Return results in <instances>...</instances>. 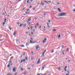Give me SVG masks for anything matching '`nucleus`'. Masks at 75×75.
Wrapping results in <instances>:
<instances>
[{"label":"nucleus","instance_id":"f257e3e1","mask_svg":"<svg viewBox=\"0 0 75 75\" xmlns=\"http://www.w3.org/2000/svg\"><path fill=\"white\" fill-rule=\"evenodd\" d=\"M66 14H67V13H60V14H58V16H65Z\"/></svg>","mask_w":75,"mask_h":75},{"label":"nucleus","instance_id":"f03ea898","mask_svg":"<svg viewBox=\"0 0 75 75\" xmlns=\"http://www.w3.org/2000/svg\"><path fill=\"white\" fill-rule=\"evenodd\" d=\"M0 38H1V39H0V40H1L0 41V42H1V41H3V40H4V38H3L1 36L0 37Z\"/></svg>","mask_w":75,"mask_h":75},{"label":"nucleus","instance_id":"7ed1b4c3","mask_svg":"<svg viewBox=\"0 0 75 75\" xmlns=\"http://www.w3.org/2000/svg\"><path fill=\"white\" fill-rule=\"evenodd\" d=\"M13 72H16V67H14L13 68Z\"/></svg>","mask_w":75,"mask_h":75},{"label":"nucleus","instance_id":"20e7f679","mask_svg":"<svg viewBox=\"0 0 75 75\" xmlns=\"http://www.w3.org/2000/svg\"><path fill=\"white\" fill-rule=\"evenodd\" d=\"M46 52V50H45V51H44L42 53V56L43 57H44L45 56H44V54H45V52Z\"/></svg>","mask_w":75,"mask_h":75},{"label":"nucleus","instance_id":"39448f33","mask_svg":"<svg viewBox=\"0 0 75 75\" xmlns=\"http://www.w3.org/2000/svg\"><path fill=\"white\" fill-rule=\"evenodd\" d=\"M46 41H47V38H45L44 40L43 41V43H45V42Z\"/></svg>","mask_w":75,"mask_h":75},{"label":"nucleus","instance_id":"423d86ee","mask_svg":"<svg viewBox=\"0 0 75 75\" xmlns=\"http://www.w3.org/2000/svg\"><path fill=\"white\" fill-rule=\"evenodd\" d=\"M30 42L31 44H34V43H35V42H33L31 40H30Z\"/></svg>","mask_w":75,"mask_h":75},{"label":"nucleus","instance_id":"0eeeda50","mask_svg":"<svg viewBox=\"0 0 75 75\" xmlns=\"http://www.w3.org/2000/svg\"><path fill=\"white\" fill-rule=\"evenodd\" d=\"M40 62V59H38V60L36 63V64H38V63H39V62Z\"/></svg>","mask_w":75,"mask_h":75},{"label":"nucleus","instance_id":"6e6552de","mask_svg":"<svg viewBox=\"0 0 75 75\" xmlns=\"http://www.w3.org/2000/svg\"><path fill=\"white\" fill-rule=\"evenodd\" d=\"M17 32V31H14L13 33V35H16V33Z\"/></svg>","mask_w":75,"mask_h":75},{"label":"nucleus","instance_id":"1a4fd4ad","mask_svg":"<svg viewBox=\"0 0 75 75\" xmlns=\"http://www.w3.org/2000/svg\"><path fill=\"white\" fill-rule=\"evenodd\" d=\"M22 25H23V27H25L26 26V24L25 23L23 24H22Z\"/></svg>","mask_w":75,"mask_h":75},{"label":"nucleus","instance_id":"9d476101","mask_svg":"<svg viewBox=\"0 0 75 75\" xmlns=\"http://www.w3.org/2000/svg\"><path fill=\"white\" fill-rule=\"evenodd\" d=\"M39 48H40V47H39V46H37L36 47V50H38V49Z\"/></svg>","mask_w":75,"mask_h":75},{"label":"nucleus","instance_id":"9b49d317","mask_svg":"<svg viewBox=\"0 0 75 75\" xmlns=\"http://www.w3.org/2000/svg\"><path fill=\"white\" fill-rule=\"evenodd\" d=\"M41 5H44V3H43L42 2H41Z\"/></svg>","mask_w":75,"mask_h":75},{"label":"nucleus","instance_id":"f8f14e48","mask_svg":"<svg viewBox=\"0 0 75 75\" xmlns=\"http://www.w3.org/2000/svg\"><path fill=\"white\" fill-rule=\"evenodd\" d=\"M5 22H3L2 23V24H3V26H4V24H5Z\"/></svg>","mask_w":75,"mask_h":75},{"label":"nucleus","instance_id":"ddd939ff","mask_svg":"<svg viewBox=\"0 0 75 75\" xmlns=\"http://www.w3.org/2000/svg\"><path fill=\"white\" fill-rule=\"evenodd\" d=\"M8 28L9 29V30H11L12 28L11 27H8Z\"/></svg>","mask_w":75,"mask_h":75},{"label":"nucleus","instance_id":"4468645a","mask_svg":"<svg viewBox=\"0 0 75 75\" xmlns=\"http://www.w3.org/2000/svg\"><path fill=\"white\" fill-rule=\"evenodd\" d=\"M10 66V63H8V65H7L8 67H9Z\"/></svg>","mask_w":75,"mask_h":75},{"label":"nucleus","instance_id":"2eb2a0df","mask_svg":"<svg viewBox=\"0 0 75 75\" xmlns=\"http://www.w3.org/2000/svg\"><path fill=\"white\" fill-rule=\"evenodd\" d=\"M6 20H7V19H6V18H5L4 21L5 23H6Z\"/></svg>","mask_w":75,"mask_h":75},{"label":"nucleus","instance_id":"dca6fc26","mask_svg":"<svg viewBox=\"0 0 75 75\" xmlns=\"http://www.w3.org/2000/svg\"><path fill=\"white\" fill-rule=\"evenodd\" d=\"M58 11L59 12L61 11V9L59 8H58Z\"/></svg>","mask_w":75,"mask_h":75},{"label":"nucleus","instance_id":"f3484780","mask_svg":"<svg viewBox=\"0 0 75 75\" xmlns=\"http://www.w3.org/2000/svg\"><path fill=\"white\" fill-rule=\"evenodd\" d=\"M44 2H45V3H46L47 4L48 3V1H44Z\"/></svg>","mask_w":75,"mask_h":75},{"label":"nucleus","instance_id":"a211bd4d","mask_svg":"<svg viewBox=\"0 0 75 75\" xmlns=\"http://www.w3.org/2000/svg\"><path fill=\"white\" fill-rule=\"evenodd\" d=\"M45 65H44V66L42 68V70H43V69H44V67H45Z\"/></svg>","mask_w":75,"mask_h":75},{"label":"nucleus","instance_id":"6ab92c4d","mask_svg":"<svg viewBox=\"0 0 75 75\" xmlns=\"http://www.w3.org/2000/svg\"><path fill=\"white\" fill-rule=\"evenodd\" d=\"M60 37H61V35H59L58 36V38L59 39V38Z\"/></svg>","mask_w":75,"mask_h":75},{"label":"nucleus","instance_id":"aec40b11","mask_svg":"<svg viewBox=\"0 0 75 75\" xmlns=\"http://www.w3.org/2000/svg\"><path fill=\"white\" fill-rule=\"evenodd\" d=\"M21 47H24V45H21Z\"/></svg>","mask_w":75,"mask_h":75},{"label":"nucleus","instance_id":"412c9836","mask_svg":"<svg viewBox=\"0 0 75 75\" xmlns=\"http://www.w3.org/2000/svg\"><path fill=\"white\" fill-rule=\"evenodd\" d=\"M22 61H23V62H25V59H23L22 60Z\"/></svg>","mask_w":75,"mask_h":75},{"label":"nucleus","instance_id":"4be33fe9","mask_svg":"<svg viewBox=\"0 0 75 75\" xmlns=\"http://www.w3.org/2000/svg\"><path fill=\"white\" fill-rule=\"evenodd\" d=\"M22 25H23V24H21L20 25H19V27H21V26H22Z\"/></svg>","mask_w":75,"mask_h":75},{"label":"nucleus","instance_id":"5701e85b","mask_svg":"<svg viewBox=\"0 0 75 75\" xmlns=\"http://www.w3.org/2000/svg\"><path fill=\"white\" fill-rule=\"evenodd\" d=\"M62 54H63V55H64V51H62Z\"/></svg>","mask_w":75,"mask_h":75},{"label":"nucleus","instance_id":"b1692460","mask_svg":"<svg viewBox=\"0 0 75 75\" xmlns=\"http://www.w3.org/2000/svg\"><path fill=\"white\" fill-rule=\"evenodd\" d=\"M69 51V49L68 48H67V51Z\"/></svg>","mask_w":75,"mask_h":75},{"label":"nucleus","instance_id":"393cba45","mask_svg":"<svg viewBox=\"0 0 75 75\" xmlns=\"http://www.w3.org/2000/svg\"><path fill=\"white\" fill-rule=\"evenodd\" d=\"M58 70H60V69H61V67H59L58 68Z\"/></svg>","mask_w":75,"mask_h":75},{"label":"nucleus","instance_id":"a878e982","mask_svg":"<svg viewBox=\"0 0 75 75\" xmlns=\"http://www.w3.org/2000/svg\"><path fill=\"white\" fill-rule=\"evenodd\" d=\"M12 74H7L6 75H12Z\"/></svg>","mask_w":75,"mask_h":75},{"label":"nucleus","instance_id":"bb28decb","mask_svg":"<svg viewBox=\"0 0 75 75\" xmlns=\"http://www.w3.org/2000/svg\"><path fill=\"white\" fill-rule=\"evenodd\" d=\"M31 19V18H29L28 19V21H30Z\"/></svg>","mask_w":75,"mask_h":75},{"label":"nucleus","instance_id":"cd10ccee","mask_svg":"<svg viewBox=\"0 0 75 75\" xmlns=\"http://www.w3.org/2000/svg\"><path fill=\"white\" fill-rule=\"evenodd\" d=\"M26 45H29V44L28 43H27L26 44Z\"/></svg>","mask_w":75,"mask_h":75},{"label":"nucleus","instance_id":"c85d7f7f","mask_svg":"<svg viewBox=\"0 0 75 75\" xmlns=\"http://www.w3.org/2000/svg\"><path fill=\"white\" fill-rule=\"evenodd\" d=\"M18 73L17 72H16L15 73L14 75H16Z\"/></svg>","mask_w":75,"mask_h":75},{"label":"nucleus","instance_id":"c756f323","mask_svg":"<svg viewBox=\"0 0 75 75\" xmlns=\"http://www.w3.org/2000/svg\"><path fill=\"white\" fill-rule=\"evenodd\" d=\"M5 14H6V13H4V12L3 13V15H5Z\"/></svg>","mask_w":75,"mask_h":75},{"label":"nucleus","instance_id":"7c9ffc66","mask_svg":"<svg viewBox=\"0 0 75 75\" xmlns=\"http://www.w3.org/2000/svg\"><path fill=\"white\" fill-rule=\"evenodd\" d=\"M53 31H56V29H54L53 30Z\"/></svg>","mask_w":75,"mask_h":75},{"label":"nucleus","instance_id":"2f4dec72","mask_svg":"<svg viewBox=\"0 0 75 75\" xmlns=\"http://www.w3.org/2000/svg\"><path fill=\"white\" fill-rule=\"evenodd\" d=\"M54 52V51L53 50H52V53H53Z\"/></svg>","mask_w":75,"mask_h":75},{"label":"nucleus","instance_id":"473e14b6","mask_svg":"<svg viewBox=\"0 0 75 75\" xmlns=\"http://www.w3.org/2000/svg\"><path fill=\"white\" fill-rule=\"evenodd\" d=\"M67 66H66L65 67V69H67Z\"/></svg>","mask_w":75,"mask_h":75},{"label":"nucleus","instance_id":"72a5a7b5","mask_svg":"<svg viewBox=\"0 0 75 75\" xmlns=\"http://www.w3.org/2000/svg\"><path fill=\"white\" fill-rule=\"evenodd\" d=\"M57 4H61L59 2H57Z\"/></svg>","mask_w":75,"mask_h":75},{"label":"nucleus","instance_id":"f704fd0d","mask_svg":"<svg viewBox=\"0 0 75 75\" xmlns=\"http://www.w3.org/2000/svg\"><path fill=\"white\" fill-rule=\"evenodd\" d=\"M23 60H21V63H22L23 62Z\"/></svg>","mask_w":75,"mask_h":75},{"label":"nucleus","instance_id":"c9c22d12","mask_svg":"<svg viewBox=\"0 0 75 75\" xmlns=\"http://www.w3.org/2000/svg\"><path fill=\"white\" fill-rule=\"evenodd\" d=\"M64 45H62V48H64Z\"/></svg>","mask_w":75,"mask_h":75},{"label":"nucleus","instance_id":"e433bc0d","mask_svg":"<svg viewBox=\"0 0 75 75\" xmlns=\"http://www.w3.org/2000/svg\"><path fill=\"white\" fill-rule=\"evenodd\" d=\"M67 72L68 74H69V70H67Z\"/></svg>","mask_w":75,"mask_h":75},{"label":"nucleus","instance_id":"4c0bfd02","mask_svg":"<svg viewBox=\"0 0 75 75\" xmlns=\"http://www.w3.org/2000/svg\"><path fill=\"white\" fill-rule=\"evenodd\" d=\"M65 71H67V69H64Z\"/></svg>","mask_w":75,"mask_h":75},{"label":"nucleus","instance_id":"58836bf2","mask_svg":"<svg viewBox=\"0 0 75 75\" xmlns=\"http://www.w3.org/2000/svg\"><path fill=\"white\" fill-rule=\"evenodd\" d=\"M48 2H49V3H51V1H48Z\"/></svg>","mask_w":75,"mask_h":75},{"label":"nucleus","instance_id":"ea45409f","mask_svg":"<svg viewBox=\"0 0 75 75\" xmlns=\"http://www.w3.org/2000/svg\"><path fill=\"white\" fill-rule=\"evenodd\" d=\"M25 59H26V60H27V57H25Z\"/></svg>","mask_w":75,"mask_h":75},{"label":"nucleus","instance_id":"a19ab883","mask_svg":"<svg viewBox=\"0 0 75 75\" xmlns=\"http://www.w3.org/2000/svg\"><path fill=\"white\" fill-rule=\"evenodd\" d=\"M29 7L30 8H31V7H32V6H30Z\"/></svg>","mask_w":75,"mask_h":75},{"label":"nucleus","instance_id":"79ce46f5","mask_svg":"<svg viewBox=\"0 0 75 75\" xmlns=\"http://www.w3.org/2000/svg\"><path fill=\"white\" fill-rule=\"evenodd\" d=\"M25 10V8H23V9L22 10L23 11H24Z\"/></svg>","mask_w":75,"mask_h":75},{"label":"nucleus","instance_id":"37998d69","mask_svg":"<svg viewBox=\"0 0 75 75\" xmlns=\"http://www.w3.org/2000/svg\"><path fill=\"white\" fill-rule=\"evenodd\" d=\"M73 10L75 12V8L74 9V10Z\"/></svg>","mask_w":75,"mask_h":75},{"label":"nucleus","instance_id":"c03bdc74","mask_svg":"<svg viewBox=\"0 0 75 75\" xmlns=\"http://www.w3.org/2000/svg\"><path fill=\"white\" fill-rule=\"evenodd\" d=\"M47 26L49 25V24H48V23H47Z\"/></svg>","mask_w":75,"mask_h":75},{"label":"nucleus","instance_id":"a18cd8bd","mask_svg":"<svg viewBox=\"0 0 75 75\" xmlns=\"http://www.w3.org/2000/svg\"><path fill=\"white\" fill-rule=\"evenodd\" d=\"M29 2V0H28L27 1V3H28Z\"/></svg>","mask_w":75,"mask_h":75},{"label":"nucleus","instance_id":"49530a36","mask_svg":"<svg viewBox=\"0 0 75 75\" xmlns=\"http://www.w3.org/2000/svg\"><path fill=\"white\" fill-rule=\"evenodd\" d=\"M21 71H23V68H21Z\"/></svg>","mask_w":75,"mask_h":75},{"label":"nucleus","instance_id":"de8ad7c7","mask_svg":"<svg viewBox=\"0 0 75 75\" xmlns=\"http://www.w3.org/2000/svg\"><path fill=\"white\" fill-rule=\"evenodd\" d=\"M17 24H18V25H19V22H18L17 23Z\"/></svg>","mask_w":75,"mask_h":75},{"label":"nucleus","instance_id":"09e8293b","mask_svg":"<svg viewBox=\"0 0 75 75\" xmlns=\"http://www.w3.org/2000/svg\"><path fill=\"white\" fill-rule=\"evenodd\" d=\"M35 20H37V18L35 17Z\"/></svg>","mask_w":75,"mask_h":75},{"label":"nucleus","instance_id":"8fccbe9b","mask_svg":"<svg viewBox=\"0 0 75 75\" xmlns=\"http://www.w3.org/2000/svg\"><path fill=\"white\" fill-rule=\"evenodd\" d=\"M41 28V25L40 26V28Z\"/></svg>","mask_w":75,"mask_h":75},{"label":"nucleus","instance_id":"3c124183","mask_svg":"<svg viewBox=\"0 0 75 75\" xmlns=\"http://www.w3.org/2000/svg\"><path fill=\"white\" fill-rule=\"evenodd\" d=\"M35 10V8H33V10Z\"/></svg>","mask_w":75,"mask_h":75},{"label":"nucleus","instance_id":"603ef678","mask_svg":"<svg viewBox=\"0 0 75 75\" xmlns=\"http://www.w3.org/2000/svg\"><path fill=\"white\" fill-rule=\"evenodd\" d=\"M28 24H29V25H30V24H31V23H29Z\"/></svg>","mask_w":75,"mask_h":75},{"label":"nucleus","instance_id":"864d4df0","mask_svg":"<svg viewBox=\"0 0 75 75\" xmlns=\"http://www.w3.org/2000/svg\"><path fill=\"white\" fill-rule=\"evenodd\" d=\"M30 40H33V38H30Z\"/></svg>","mask_w":75,"mask_h":75},{"label":"nucleus","instance_id":"5fc2aeb1","mask_svg":"<svg viewBox=\"0 0 75 75\" xmlns=\"http://www.w3.org/2000/svg\"><path fill=\"white\" fill-rule=\"evenodd\" d=\"M48 23H50V20L48 21Z\"/></svg>","mask_w":75,"mask_h":75},{"label":"nucleus","instance_id":"6e6d98bb","mask_svg":"<svg viewBox=\"0 0 75 75\" xmlns=\"http://www.w3.org/2000/svg\"><path fill=\"white\" fill-rule=\"evenodd\" d=\"M28 69H29V70H30V68H28Z\"/></svg>","mask_w":75,"mask_h":75},{"label":"nucleus","instance_id":"4d7b16f0","mask_svg":"<svg viewBox=\"0 0 75 75\" xmlns=\"http://www.w3.org/2000/svg\"><path fill=\"white\" fill-rule=\"evenodd\" d=\"M31 54H33V52H31Z\"/></svg>","mask_w":75,"mask_h":75},{"label":"nucleus","instance_id":"13d9d810","mask_svg":"<svg viewBox=\"0 0 75 75\" xmlns=\"http://www.w3.org/2000/svg\"><path fill=\"white\" fill-rule=\"evenodd\" d=\"M33 27H30V28H31V29H32V28H33Z\"/></svg>","mask_w":75,"mask_h":75},{"label":"nucleus","instance_id":"bf43d9fd","mask_svg":"<svg viewBox=\"0 0 75 75\" xmlns=\"http://www.w3.org/2000/svg\"><path fill=\"white\" fill-rule=\"evenodd\" d=\"M11 55H12V54H10V56H11Z\"/></svg>","mask_w":75,"mask_h":75},{"label":"nucleus","instance_id":"052dcab7","mask_svg":"<svg viewBox=\"0 0 75 75\" xmlns=\"http://www.w3.org/2000/svg\"><path fill=\"white\" fill-rule=\"evenodd\" d=\"M13 8L12 7H10V8Z\"/></svg>","mask_w":75,"mask_h":75},{"label":"nucleus","instance_id":"680f3d73","mask_svg":"<svg viewBox=\"0 0 75 75\" xmlns=\"http://www.w3.org/2000/svg\"><path fill=\"white\" fill-rule=\"evenodd\" d=\"M37 25H39V23H38L37 24Z\"/></svg>","mask_w":75,"mask_h":75},{"label":"nucleus","instance_id":"e2e57ef3","mask_svg":"<svg viewBox=\"0 0 75 75\" xmlns=\"http://www.w3.org/2000/svg\"><path fill=\"white\" fill-rule=\"evenodd\" d=\"M35 28H37V26H35Z\"/></svg>","mask_w":75,"mask_h":75},{"label":"nucleus","instance_id":"0e129e2a","mask_svg":"<svg viewBox=\"0 0 75 75\" xmlns=\"http://www.w3.org/2000/svg\"><path fill=\"white\" fill-rule=\"evenodd\" d=\"M28 29L29 30L30 29V28L29 27H28Z\"/></svg>","mask_w":75,"mask_h":75},{"label":"nucleus","instance_id":"69168bd1","mask_svg":"<svg viewBox=\"0 0 75 75\" xmlns=\"http://www.w3.org/2000/svg\"><path fill=\"white\" fill-rule=\"evenodd\" d=\"M21 0H19L18 1L20 2L21 1Z\"/></svg>","mask_w":75,"mask_h":75},{"label":"nucleus","instance_id":"338daca9","mask_svg":"<svg viewBox=\"0 0 75 75\" xmlns=\"http://www.w3.org/2000/svg\"><path fill=\"white\" fill-rule=\"evenodd\" d=\"M68 62H70V60H68Z\"/></svg>","mask_w":75,"mask_h":75},{"label":"nucleus","instance_id":"774afa93","mask_svg":"<svg viewBox=\"0 0 75 75\" xmlns=\"http://www.w3.org/2000/svg\"><path fill=\"white\" fill-rule=\"evenodd\" d=\"M66 75H69V74H66Z\"/></svg>","mask_w":75,"mask_h":75}]
</instances>
